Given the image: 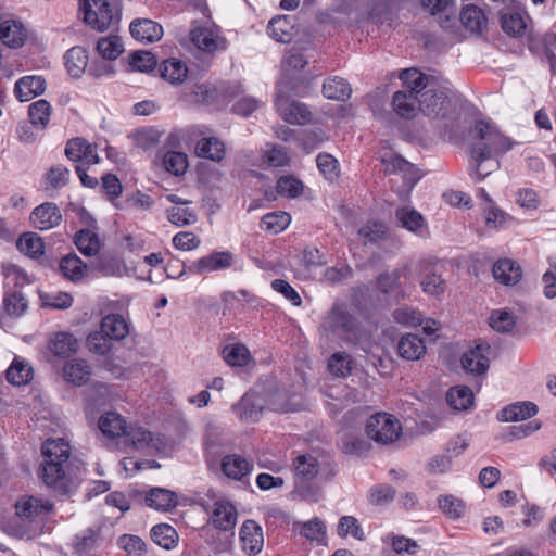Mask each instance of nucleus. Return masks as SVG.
I'll return each instance as SVG.
<instances>
[{
	"mask_svg": "<svg viewBox=\"0 0 556 556\" xmlns=\"http://www.w3.org/2000/svg\"><path fill=\"white\" fill-rule=\"evenodd\" d=\"M450 99L444 90L427 89L418 100L419 110L430 117H445L448 112Z\"/></svg>",
	"mask_w": 556,
	"mask_h": 556,
	"instance_id": "f8f14e48",
	"label": "nucleus"
},
{
	"mask_svg": "<svg viewBox=\"0 0 556 556\" xmlns=\"http://www.w3.org/2000/svg\"><path fill=\"white\" fill-rule=\"evenodd\" d=\"M65 66L72 77H80L88 66L87 51L81 47H73L65 53Z\"/></svg>",
	"mask_w": 556,
	"mask_h": 556,
	"instance_id": "58836bf2",
	"label": "nucleus"
},
{
	"mask_svg": "<svg viewBox=\"0 0 556 556\" xmlns=\"http://www.w3.org/2000/svg\"><path fill=\"white\" fill-rule=\"evenodd\" d=\"M380 160L384 174L395 175L402 179L403 191L409 192L419 181L420 174L418 169L401 155L387 151L381 154Z\"/></svg>",
	"mask_w": 556,
	"mask_h": 556,
	"instance_id": "6e6552de",
	"label": "nucleus"
},
{
	"mask_svg": "<svg viewBox=\"0 0 556 556\" xmlns=\"http://www.w3.org/2000/svg\"><path fill=\"white\" fill-rule=\"evenodd\" d=\"M282 83L278 84L276 109L280 117L293 125H305L311 121V112L304 103L292 100L283 93Z\"/></svg>",
	"mask_w": 556,
	"mask_h": 556,
	"instance_id": "9b49d317",
	"label": "nucleus"
},
{
	"mask_svg": "<svg viewBox=\"0 0 556 556\" xmlns=\"http://www.w3.org/2000/svg\"><path fill=\"white\" fill-rule=\"evenodd\" d=\"M222 354L224 361L232 367L247 366L251 359L248 348L242 343L227 344Z\"/></svg>",
	"mask_w": 556,
	"mask_h": 556,
	"instance_id": "49530a36",
	"label": "nucleus"
},
{
	"mask_svg": "<svg viewBox=\"0 0 556 556\" xmlns=\"http://www.w3.org/2000/svg\"><path fill=\"white\" fill-rule=\"evenodd\" d=\"M493 276L496 281L504 286H515L522 278L521 266L511 258H500L492 268Z\"/></svg>",
	"mask_w": 556,
	"mask_h": 556,
	"instance_id": "6ab92c4d",
	"label": "nucleus"
},
{
	"mask_svg": "<svg viewBox=\"0 0 556 556\" xmlns=\"http://www.w3.org/2000/svg\"><path fill=\"white\" fill-rule=\"evenodd\" d=\"M232 410L241 420L255 422L260 419L263 410L262 400L257 395L248 393L232 406Z\"/></svg>",
	"mask_w": 556,
	"mask_h": 556,
	"instance_id": "5701e85b",
	"label": "nucleus"
},
{
	"mask_svg": "<svg viewBox=\"0 0 556 556\" xmlns=\"http://www.w3.org/2000/svg\"><path fill=\"white\" fill-rule=\"evenodd\" d=\"M501 25L502 29L510 36H521L526 29V23L519 13L502 15Z\"/></svg>",
	"mask_w": 556,
	"mask_h": 556,
	"instance_id": "774afa93",
	"label": "nucleus"
},
{
	"mask_svg": "<svg viewBox=\"0 0 556 556\" xmlns=\"http://www.w3.org/2000/svg\"><path fill=\"white\" fill-rule=\"evenodd\" d=\"M159 72L161 77L167 83L179 85L186 80L189 70L182 60L169 58L160 64Z\"/></svg>",
	"mask_w": 556,
	"mask_h": 556,
	"instance_id": "b1692460",
	"label": "nucleus"
},
{
	"mask_svg": "<svg viewBox=\"0 0 556 556\" xmlns=\"http://www.w3.org/2000/svg\"><path fill=\"white\" fill-rule=\"evenodd\" d=\"M384 544L391 545L392 549L399 554L415 555L419 546L416 541L403 535L390 533L382 539Z\"/></svg>",
	"mask_w": 556,
	"mask_h": 556,
	"instance_id": "5fc2aeb1",
	"label": "nucleus"
},
{
	"mask_svg": "<svg viewBox=\"0 0 556 556\" xmlns=\"http://www.w3.org/2000/svg\"><path fill=\"white\" fill-rule=\"evenodd\" d=\"M60 270L68 280L78 282L84 278L87 266L77 255L68 254L61 258Z\"/></svg>",
	"mask_w": 556,
	"mask_h": 556,
	"instance_id": "a19ab883",
	"label": "nucleus"
},
{
	"mask_svg": "<svg viewBox=\"0 0 556 556\" xmlns=\"http://www.w3.org/2000/svg\"><path fill=\"white\" fill-rule=\"evenodd\" d=\"M294 468V491L301 500L316 503L320 495L319 489L311 482L318 476L320 464L312 454L299 455L293 460Z\"/></svg>",
	"mask_w": 556,
	"mask_h": 556,
	"instance_id": "20e7f679",
	"label": "nucleus"
},
{
	"mask_svg": "<svg viewBox=\"0 0 556 556\" xmlns=\"http://www.w3.org/2000/svg\"><path fill=\"white\" fill-rule=\"evenodd\" d=\"M468 172L476 181H481L500 167V156L511 149L513 142L496 125L486 119L475 122L468 131Z\"/></svg>",
	"mask_w": 556,
	"mask_h": 556,
	"instance_id": "f257e3e1",
	"label": "nucleus"
},
{
	"mask_svg": "<svg viewBox=\"0 0 556 556\" xmlns=\"http://www.w3.org/2000/svg\"><path fill=\"white\" fill-rule=\"evenodd\" d=\"M316 164L319 173L329 181H334L339 177L340 166L337 159L329 153H319L316 157Z\"/></svg>",
	"mask_w": 556,
	"mask_h": 556,
	"instance_id": "13d9d810",
	"label": "nucleus"
},
{
	"mask_svg": "<svg viewBox=\"0 0 556 556\" xmlns=\"http://www.w3.org/2000/svg\"><path fill=\"white\" fill-rule=\"evenodd\" d=\"M75 244L87 256H92L100 250L99 237L89 229H81L76 233Z\"/></svg>",
	"mask_w": 556,
	"mask_h": 556,
	"instance_id": "603ef678",
	"label": "nucleus"
},
{
	"mask_svg": "<svg viewBox=\"0 0 556 556\" xmlns=\"http://www.w3.org/2000/svg\"><path fill=\"white\" fill-rule=\"evenodd\" d=\"M157 60L155 55L149 51L139 50L130 54L129 66L132 71L149 73L155 70Z\"/></svg>",
	"mask_w": 556,
	"mask_h": 556,
	"instance_id": "6e6d98bb",
	"label": "nucleus"
},
{
	"mask_svg": "<svg viewBox=\"0 0 556 556\" xmlns=\"http://www.w3.org/2000/svg\"><path fill=\"white\" fill-rule=\"evenodd\" d=\"M538 413V406L532 402H516L504 407L500 413V420L515 422L526 420Z\"/></svg>",
	"mask_w": 556,
	"mask_h": 556,
	"instance_id": "c756f323",
	"label": "nucleus"
},
{
	"mask_svg": "<svg viewBox=\"0 0 556 556\" xmlns=\"http://www.w3.org/2000/svg\"><path fill=\"white\" fill-rule=\"evenodd\" d=\"M463 25L472 33H481L486 28L488 20L483 11L477 5L468 4L460 13Z\"/></svg>",
	"mask_w": 556,
	"mask_h": 556,
	"instance_id": "ea45409f",
	"label": "nucleus"
},
{
	"mask_svg": "<svg viewBox=\"0 0 556 556\" xmlns=\"http://www.w3.org/2000/svg\"><path fill=\"white\" fill-rule=\"evenodd\" d=\"M65 155L73 162H84L87 164L99 163V156L94 148L84 138L77 137L67 141Z\"/></svg>",
	"mask_w": 556,
	"mask_h": 556,
	"instance_id": "a211bd4d",
	"label": "nucleus"
},
{
	"mask_svg": "<svg viewBox=\"0 0 556 556\" xmlns=\"http://www.w3.org/2000/svg\"><path fill=\"white\" fill-rule=\"evenodd\" d=\"M300 534L311 542L325 544L327 538L326 525L321 519L314 517L301 525Z\"/></svg>",
	"mask_w": 556,
	"mask_h": 556,
	"instance_id": "8fccbe9b",
	"label": "nucleus"
},
{
	"mask_svg": "<svg viewBox=\"0 0 556 556\" xmlns=\"http://www.w3.org/2000/svg\"><path fill=\"white\" fill-rule=\"evenodd\" d=\"M33 379V367L28 362L15 357L7 369V380L14 386H25Z\"/></svg>",
	"mask_w": 556,
	"mask_h": 556,
	"instance_id": "4c0bfd02",
	"label": "nucleus"
},
{
	"mask_svg": "<svg viewBox=\"0 0 556 556\" xmlns=\"http://www.w3.org/2000/svg\"><path fill=\"white\" fill-rule=\"evenodd\" d=\"M321 329L341 340L357 344L361 339V330L357 321L351 314L348 305L334 303L332 308L324 316Z\"/></svg>",
	"mask_w": 556,
	"mask_h": 556,
	"instance_id": "39448f33",
	"label": "nucleus"
},
{
	"mask_svg": "<svg viewBox=\"0 0 556 556\" xmlns=\"http://www.w3.org/2000/svg\"><path fill=\"white\" fill-rule=\"evenodd\" d=\"M168 220L178 226L191 225L197 222V215L193 210L187 206H174L167 210Z\"/></svg>",
	"mask_w": 556,
	"mask_h": 556,
	"instance_id": "0e129e2a",
	"label": "nucleus"
},
{
	"mask_svg": "<svg viewBox=\"0 0 556 556\" xmlns=\"http://www.w3.org/2000/svg\"><path fill=\"white\" fill-rule=\"evenodd\" d=\"M99 54L105 60H116L124 51L122 38L109 36L101 38L97 43Z\"/></svg>",
	"mask_w": 556,
	"mask_h": 556,
	"instance_id": "864d4df0",
	"label": "nucleus"
},
{
	"mask_svg": "<svg viewBox=\"0 0 556 556\" xmlns=\"http://www.w3.org/2000/svg\"><path fill=\"white\" fill-rule=\"evenodd\" d=\"M418 100V97L400 90L393 94L392 106L399 116L410 119L415 117L417 109H419L417 106Z\"/></svg>",
	"mask_w": 556,
	"mask_h": 556,
	"instance_id": "72a5a7b5",
	"label": "nucleus"
},
{
	"mask_svg": "<svg viewBox=\"0 0 556 556\" xmlns=\"http://www.w3.org/2000/svg\"><path fill=\"white\" fill-rule=\"evenodd\" d=\"M233 256L230 252H214L192 263L189 270L194 274H206L226 269L232 265Z\"/></svg>",
	"mask_w": 556,
	"mask_h": 556,
	"instance_id": "f3484780",
	"label": "nucleus"
},
{
	"mask_svg": "<svg viewBox=\"0 0 556 556\" xmlns=\"http://www.w3.org/2000/svg\"><path fill=\"white\" fill-rule=\"evenodd\" d=\"M26 30L16 21H4L0 24V40L10 48H18L24 43Z\"/></svg>",
	"mask_w": 556,
	"mask_h": 556,
	"instance_id": "473e14b6",
	"label": "nucleus"
},
{
	"mask_svg": "<svg viewBox=\"0 0 556 556\" xmlns=\"http://www.w3.org/2000/svg\"><path fill=\"white\" fill-rule=\"evenodd\" d=\"M63 375L67 381L81 386L88 381L91 370L86 361L75 359L65 364Z\"/></svg>",
	"mask_w": 556,
	"mask_h": 556,
	"instance_id": "c03bdc74",
	"label": "nucleus"
},
{
	"mask_svg": "<svg viewBox=\"0 0 556 556\" xmlns=\"http://www.w3.org/2000/svg\"><path fill=\"white\" fill-rule=\"evenodd\" d=\"M422 291L432 296H439L445 291V280L440 274L428 273L420 281Z\"/></svg>",
	"mask_w": 556,
	"mask_h": 556,
	"instance_id": "69168bd1",
	"label": "nucleus"
},
{
	"mask_svg": "<svg viewBox=\"0 0 556 556\" xmlns=\"http://www.w3.org/2000/svg\"><path fill=\"white\" fill-rule=\"evenodd\" d=\"M194 151L199 157L220 162L225 157L226 146L217 137H203L197 142Z\"/></svg>",
	"mask_w": 556,
	"mask_h": 556,
	"instance_id": "a878e982",
	"label": "nucleus"
},
{
	"mask_svg": "<svg viewBox=\"0 0 556 556\" xmlns=\"http://www.w3.org/2000/svg\"><path fill=\"white\" fill-rule=\"evenodd\" d=\"M151 538L155 544L165 549H172L178 543L177 531L167 523L155 525L151 529Z\"/></svg>",
	"mask_w": 556,
	"mask_h": 556,
	"instance_id": "09e8293b",
	"label": "nucleus"
},
{
	"mask_svg": "<svg viewBox=\"0 0 556 556\" xmlns=\"http://www.w3.org/2000/svg\"><path fill=\"white\" fill-rule=\"evenodd\" d=\"M365 431L369 439L379 444H390L396 441L402 433L400 420L388 413L371 415L365 425Z\"/></svg>",
	"mask_w": 556,
	"mask_h": 556,
	"instance_id": "0eeeda50",
	"label": "nucleus"
},
{
	"mask_svg": "<svg viewBox=\"0 0 556 556\" xmlns=\"http://www.w3.org/2000/svg\"><path fill=\"white\" fill-rule=\"evenodd\" d=\"M441 510L450 518L457 519L465 513V504L454 495H443L439 497Z\"/></svg>",
	"mask_w": 556,
	"mask_h": 556,
	"instance_id": "052dcab7",
	"label": "nucleus"
},
{
	"mask_svg": "<svg viewBox=\"0 0 556 556\" xmlns=\"http://www.w3.org/2000/svg\"><path fill=\"white\" fill-rule=\"evenodd\" d=\"M291 223V216L287 212L276 211L265 214L260 223L263 230L273 235L282 232Z\"/></svg>",
	"mask_w": 556,
	"mask_h": 556,
	"instance_id": "de8ad7c7",
	"label": "nucleus"
},
{
	"mask_svg": "<svg viewBox=\"0 0 556 556\" xmlns=\"http://www.w3.org/2000/svg\"><path fill=\"white\" fill-rule=\"evenodd\" d=\"M124 442L138 452L160 453L165 448L163 437H154L150 431L140 426H127L124 433Z\"/></svg>",
	"mask_w": 556,
	"mask_h": 556,
	"instance_id": "9d476101",
	"label": "nucleus"
},
{
	"mask_svg": "<svg viewBox=\"0 0 556 556\" xmlns=\"http://www.w3.org/2000/svg\"><path fill=\"white\" fill-rule=\"evenodd\" d=\"M253 465L238 454H229L222 459L223 473L232 480L242 481L250 475Z\"/></svg>",
	"mask_w": 556,
	"mask_h": 556,
	"instance_id": "4be33fe9",
	"label": "nucleus"
},
{
	"mask_svg": "<svg viewBox=\"0 0 556 556\" xmlns=\"http://www.w3.org/2000/svg\"><path fill=\"white\" fill-rule=\"evenodd\" d=\"M399 225L406 230L422 236L426 230V223L422 215L414 207L403 206L396 210L395 213Z\"/></svg>",
	"mask_w": 556,
	"mask_h": 556,
	"instance_id": "bb28decb",
	"label": "nucleus"
},
{
	"mask_svg": "<svg viewBox=\"0 0 556 556\" xmlns=\"http://www.w3.org/2000/svg\"><path fill=\"white\" fill-rule=\"evenodd\" d=\"M342 448L348 454L359 455L367 451L368 442L361 433L355 431L344 432L341 437Z\"/></svg>",
	"mask_w": 556,
	"mask_h": 556,
	"instance_id": "bf43d9fd",
	"label": "nucleus"
},
{
	"mask_svg": "<svg viewBox=\"0 0 556 556\" xmlns=\"http://www.w3.org/2000/svg\"><path fill=\"white\" fill-rule=\"evenodd\" d=\"M303 184L293 176H282L277 181V192L287 198H296L303 192Z\"/></svg>",
	"mask_w": 556,
	"mask_h": 556,
	"instance_id": "680f3d73",
	"label": "nucleus"
},
{
	"mask_svg": "<svg viewBox=\"0 0 556 556\" xmlns=\"http://www.w3.org/2000/svg\"><path fill=\"white\" fill-rule=\"evenodd\" d=\"M146 504L159 511H168L178 503L177 494L164 488H153L146 495Z\"/></svg>",
	"mask_w": 556,
	"mask_h": 556,
	"instance_id": "393cba45",
	"label": "nucleus"
},
{
	"mask_svg": "<svg viewBox=\"0 0 556 556\" xmlns=\"http://www.w3.org/2000/svg\"><path fill=\"white\" fill-rule=\"evenodd\" d=\"M28 115L33 126L45 129L50 121L51 105L47 100L40 99L29 105Z\"/></svg>",
	"mask_w": 556,
	"mask_h": 556,
	"instance_id": "3c124183",
	"label": "nucleus"
},
{
	"mask_svg": "<svg viewBox=\"0 0 556 556\" xmlns=\"http://www.w3.org/2000/svg\"><path fill=\"white\" fill-rule=\"evenodd\" d=\"M190 41L201 51L206 53H215L227 49V40L220 34V30L213 24L205 25L192 23Z\"/></svg>",
	"mask_w": 556,
	"mask_h": 556,
	"instance_id": "1a4fd4ad",
	"label": "nucleus"
},
{
	"mask_svg": "<svg viewBox=\"0 0 556 556\" xmlns=\"http://www.w3.org/2000/svg\"><path fill=\"white\" fill-rule=\"evenodd\" d=\"M163 166L166 172L180 176L186 173L188 168L187 155L182 152L168 151L163 156Z\"/></svg>",
	"mask_w": 556,
	"mask_h": 556,
	"instance_id": "4d7b16f0",
	"label": "nucleus"
},
{
	"mask_svg": "<svg viewBox=\"0 0 556 556\" xmlns=\"http://www.w3.org/2000/svg\"><path fill=\"white\" fill-rule=\"evenodd\" d=\"M79 10L86 25L105 31L119 21V12L109 0H79Z\"/></svg>",
	"mask_w": 556,
	"mask_h": 556,
	"instance_id": "423d86ee",
	"label": "nucleus"
},
{
	"mask_svg": "<svg viewBox=\"0 0 556 556\" xmlns=\"http://www.w3.org/2000/svg\"><path fill=\"white\" fill-rule=\"evenodd\" d=\"M129 31L134 39L142 43L155 42L163 36V27L159 23L148 18L131 22Z\"/></svg>",
	"mask_w": 556,
	"mask_h": 556,
	"instance_id": "aec40b11",
	"label": "nucleus"
},
{
	"mask_svg": "<svg viewBox=\"0 0 556 556\" xmlns=\"http://www.w3.org/2000/svg\"><path fill=\"white\" fill-rule=\"evenodd\" d=\"M397 352L402 358L417 361L426 353V344L418 336L408 333L400 339Z\"/></svg>",
	"mask_w": 556,
	"mask_h": 556,
	"instance_id": "2f4dec72",
	"label": "nucleus"
},
{
	"mask_svg": "<svg viewBox=\"0 0 556 556\" xmlns=\"http://www.w3.org/2000/svg\"><path fill=\"white\" fill-rule=\"evenodd\" d=\"M352 359L346 353H334L328 362L329 370L338 377H346L351 372Z\"/></svg>",
	"mask_w": 556,
	"mask_h": 556,
	"instance_id": "338daca9",
	"label": "nucleus"
},
{
	"mask_svg": "<svg viewBox=\"0 0 556 556\" xmlns=\"http://www.w3.org/2000/svg\"><path fill=\"white\" fill-rule=\"evenodd\" d=\"M473 393L466 386H456L448 390L446 401L455 410H466L473 404Z\"/></svg>",
	"mask_w": 556,
	"mask_h": 556,
	"instance_id": "79ce46f5",
	"label": "nucleus"
},
{
	"mask_svg": "<svg viewBox=\"0 0 556 556\" xmlns=\"http://www.w3.org/2000/svg\"><path fill=\"white\" fill-rule=\"evenodd\" d=\"M29 220L34 228L49 230L60 225L62 214L55 203L45 202L33 210Z\"/></svg>",
	"mask_w": 556,
	"mask_h": 556,
	"instance_id": "4468645a",
	"label": "nucleus"
},
{
	"mask_svg": "<svg viewBox=\"0 0 556 556\" xmlns=\"http://www.w3.org/2000/svg\"><path fill=\"white\" fill-rule=\"evenodd\" d=\"M17 250L29 258L38 260L45 254L42 238L33 231L22 233L16 241Z\"/></svg>",
	"mask_w": 556,
	"mask_h": 556,
	"instance_id": "cd10ccee",
	"label": "nucleus"
},
{
	"mask_svg": "<svg viewBox=\"0 0 556 556\" xmlns=\"http://www.w3.org/2000/svg\"><path fill=\"white\" fill-rule=\"evenodd\" d=\"M294 18L288 15L273 17L267 26L268 35L278 42H289L293 36Z\"/></svg>",
	"mask_w": 556,
	"mask_h": 556,
	"instance_id": "c85d7f7f",
	"label": "nucleus"
},
{
	"mask_svg": "<svg viewBox=\"0 0 556 556\" xmlns=\"http://www.w3.org/2000/svg\"><path fill=\"white\" fill-rule=\"evenodd\" d=\"M323 93L327 99L345 101L351 97L352 88L344 78L333 76L325 80Z\"/></svg>",
	"mask_w": 556,
	"mask_h": 556,
	"instance_id": "e433bc0d",
	"label": "nucleus"
},
{
	"mask_svg": "<svg viewBox=\"0 0 556 556\" xmlns=\"http://www.w3.org/2000/svg\"><path fill=\"white\" fill-rule=\"evenodd\" d=\"M99 429L108 438H118L123 435L127 424L122 415L115 412H106L99 419Z\"/></svg>",
	"mask_w": 556,
	"mask_h": 556,
	"instance_id": "c9c22d12",
	"label": "nucleus"
},
{
	"mask_svg": "<svg viewBox=\"0 0 556 556\" xmlns=\"http://www.w3.org/2000/svg\"><path fill=\"white\" fill-rule=\"evenodd\" d=\"M210 520L217 529L229 531L237 523V510L227 500H217L213 503L210 510Z\"/></svg>",
	"mask_w": 556,
	"mask_h": 556,
	"instance_id": "2eb2a0df",
	"label": "nucleus"
},
{
	"mask_svg": "<svg viewBox=\"0 0 556 556\" xmlns=\"http://www.w3.org/2000/svg\"><path fill=\"white\" fill-rule=\"evenodd\" d=\"M263 160L270 166H285L289 162V155L283 147L266 144L263 150Z\"/></svg>",
	"mask_w": 556,
	"mask_h": 556,
	"instance_id": "e2e57ef3",
	"label": "nucleus"
},
{
	"mask_svg": "<svg viewBox=\"0 0 556 556\" xmlns=\"http://www.w3.org/2000/svg\"><path fill=\"white\" fill-rule=\"evenodd\" d=\"M53 503L45 497L24 495L15 503V511L20 521L25 525L20 536L34 539L42 533L43 523L53 510Z\"/></svg>",
	"mask_w": 556,
	"mask_h": 556,
	"instance_id": "7ed1b4c3",
	"label": "nucleus"
},
{
	"mask_svg": "<svg viewBox=\"0 0 556 556\" xmlns=\"http://www.w3.org/2000/svg\"><path fill=\"white\" fill-rule=\"evenodd\" d=\"M50 351L60 357H68L78 349L77 339L70 332H56L49 342Z\"/></svg>",
	"mask_w": 556,
	"mask_h": 556,
	"instance_id": "f704fd0d",
	"label": "nucleus"
},
{
	"mask_svg": "<svg viewBox=\"0 0 556 556\" xmlns=\"http://www.w3.org/2000/svg\"><path fill=\"white\" fill-rule=\"evenodd\" d=\"M239 535L242 551L247 555L255 556L261 553L264 546L263 530L254 520L244 521Z\"/></svg>",
	"mask_w": 556,
	"mask_h": 556,
	"instance_id": "dca6fc26",
	"label": "nucleus"
},
{
	"mask_svg": "<svg viewBox=\"0 0 556 556\" xmlns=\"http://www.w3.org/2000/svg\"><path fill=\"white\" fill-rule=\"evenodd\" d=\"M490 345L479 343L462 356V366L465 371L479 376L484 375L490 366Z\"/></svg>",
	"mask_w": 556,
	"mask_h": 556,
	"instance_id": "ddd939ff",
	"label": "nucleus"
},
{
	"mask_svg": "<svg viewBox=\"0 0 556 556\" xmlns=\"http://www.w3.org/2000/svg\"><path fill=\"white\" fill-rule=\"evenodd\" d=\"M400 79L403 83V90L408 94L418 97V94L427 88V76L416 68L404 70L400 74Z\"/></svg>",
	"mask_w": 556,
	"mask_h": 556,
	"instance_id": "37998d69",
	"label": "nucleus"
},
{
	"mask_svg": "<svg viewBox=\"0 0 556 556\" xmlns=\"http://www.w3.org/2000/svg\"><path fill=\"white\" fill-rule=\"evenodd\" d=\"M100 540L99 528H87L75 535L73 546L77 553L86 554L97 548Z\"/></svg>",
	"mask_w": 556,
	"mask_h": 556,
	"instance_id": "a18cd8bd",
	"label": "nucleus"
},
{
	"mask_svg": "<svg viewBox=\"0 0 556 556\" xmlns=\"http://www.w3.org/2000/svg\"><path fill=\"white\" fill-rule=\"evenodd\" d=\"M43 462L40 477L48 485L66 491L65 469L71 456V447L64 439H49L42 445Z\"/></svg>",
	"mask_w": 556,
	"mask_h": 556,
	"instance_id": "f03ea898",
	"label": "nucleus"
},
{
	"mask_svg": "<svg viewBox=\"0 0 556 556\" xmlns=\"http://www.w3.org/2000/svg\"><path fill=\"white\" fill-rule=\"evenodd\" d=\"M46 90V80L42 76L31 75L20 78L14 86L15 97L21 102H27L35 97L43 93Z\"/></svg>",
	"mask_w": 556,
	"mask_h": 556,
	"instance_id": "412c9836",
	"label": "nucleus"
},
{
	"mask_svg": "<svg viewBox=\"0 0 556 556\" xmlns=\"http://www.w3.org/2000/svg\"><path fill=\"white\" fill-rule=\"evenodd\" d=\"M101 332L112 340H123L129 333L127 320L119 314H109L102 318Z\"/></svg>",
	"mask_w": 556,
	"mask_h": 556,
	"instance_id": "7c9ffc66",
	"label": "nucleus"
}]
</instances>
